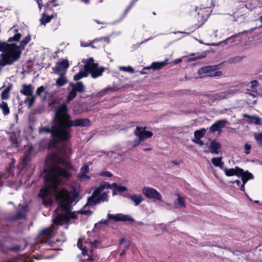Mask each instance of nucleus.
<instances>
[{
  "label": "nucleus",
  "mask_w": 262,
  "mask_h": 262,
  "mask_svg": "<svg viewBox=\"0 0 262 262\" xmlns=\"http://www.w3.org/2000/svg\"><path fill=\"white\" fill-rule=\"evenodd\" d=\"M138 0H133L130 4L129 5V6L126 8L124 14H126L128 11L130 10V9L133 7L134 4L137 2Z\"/></svg>",
  "instance_id": "6e6d98bb"
},
{
  "label": "nucleus",
  "mask_w": 262,
  "mask_h": 262,
  "mask_svg": "<svg viewBox=\"0 0 262 262\" xmlns=\"http://www.w3.org/2000/svg\"><path fill=\"white\" fill-rule=\"evenodd\" d=\"M146 127L137 126L134 132L135 136L139 138L140 140H142V141L151 137L153 135L151 131L146 130Z\"/></svg>",
  "instance_id": "1a4fd4ad"
},
{
  "label": "nucleus",
  "mask_w": 262,
  "mask_h": 262,
  "mask_svg": "<svg viewBox=\"0 0 262 262\" xmlns=\"http://www.w3.org/2000/svg\"><path fill=\"white\" fill-rule=\"evenodd\" d=\"M211 162L215 166L220 167V168H222L224 165L222 157L213 158L211 159Z\"/></svg>",
  "instance_id": "58836bf2"
},
{
  "label": "nucleus",
  "mask_w": 262,
  "mask_h": 262,
  "mask_svg": "<svg viewBox=\"0 0 262 262\" xmlns=\"http://www.w3.org/2000/svg\"><path fill=\"white\" fill-rule=\"evenodd\" d=\"M100 175L102 177H105L108 178H111L113 176L112 173L108 171H102L100 173Z\"/></svg>",
  "instance_id": "4d7b16f0"
},
{
  "label": "nucleus",
  "mask_w": 262,
  "mask_h": 262,
  "mask_svg": "<svg viewBox=\"0 0 262 262\" xmlns=\"http://www.w3.org/2000/svg\"><path fill=\"white\" fill-rule=\"evenodd\" d=\"M219 65L205 66L199 69L198 73L200 75L208 73L206 76L209 77L220 76L223 74L222 72L221 71H215L219 68Z\"/></svg>",
  "instance_id": "423d86ee"
},
{
  "label": "nucleus",
  "mask_w": 262,
  "mask_h": 262,
  "mask_svg": "<svg viewBox=\"0 0 262 262\" xmlns=\"http://www.w3.org/2000/svg\"><path fill=\"white\" fill-rule=\"evenodd\" d=\"M107 218L111 220H114L115 222H119V221H128L129 223H133L134 221V220L129 216L127 215H123L122 214H113L108 213L107 214Z\"/></svg>",
  "instance_id": "9d476101"
},
{
  "label": "nucleus",
  "mask_w": 262,
  "mask_h": 262,
  "mask_svg": "<svg viewBox=\"0 0 262 262\" xmlns=\"http://www.w3.org/2000/svg\"><path fill=\"white\" fill-rule=\"evenodd\" d=\"M40 235L41 236V243H46L47 241H48L53 237L54 232L51 229H45L41 231Z\"/></svg>",
  "instance_id": "f3484780"
},
{
  "label": "nucleus",
  "mask_w": 262,
  "mask_h": 262,
  "mask_svg": "<svg viewBox=\"0 0 262 262\" xmlns=\"http://www.w3.org/2000/svg\"><path fill=\"white\" fill-rule=\"evenodd\" d=\"M61 165L67 166L69 169H73V166L72 164L70 162L66 161L65 159H63V162L62 163Z\"/></svg>",
  "instance_id": "680f3d73"
},
{
  "label": "nucleus",
  "mask_w": 262,
  "mask_h": 262,
  "mask_svg": "<svg viewBox=\"0 0 262 262\" xmlns=\"http://www.w3.org/2000/svg\"><path fill=\"white\" fill-rule=\"evenodd\" d=\"M14 31L16 33L15 34L13 37H10L8 41L12 42V41H19L22 36V34L18 32L17 29H14Z\"/></svg>",
  "instance_id": "c9c22d12"
},
{
  "label": "nucleus",
  "mask_w": 262,
  "mask_h": 262,
  "mask_svg": "<svg viewBox=\"0 0 262 262\" xmlns=\"http://www.w3.org/2000/svg\"><path fill=\"white\" fill-rule=\"evenodd\" d=\"M82 254L83 255H87L88 258L86 259L88 261H93L94 260L93 258V250H90L89 252L88 251L85 247H84L82 249Z\"/></svg>",
  "instance_id": "2f4dec72"
},
{
  "label": "nucleus",
  "mask_w": 262,
  "mask_h": 262,
  "mask_svg": "<svg viewBox=\"0 0 262 262\" xmlns=\"http://www.w3.org/2000/svg\"><path fill=\"white\" fill-rule=\"evenodd\" d=\"M174 205L177 208L180 207H185V202L183 196L180 195H178V198L177 200L174 201Z\"/></svg>",
  "instance_id": "7c9ffc66"
},
{
  "label": "nucleus",
  "mask_w": 262,
  "mask_h": 262,
  "mask_svg": "<svg viewBox=\"0 0 262 262\" xmlns=\"http://www.w3.org/2000/svg\"><path fill=\"white\" fill-rule=\"evenodd\" d=\"M192 141L200 146H203L204 145V142L201 140V139H193Z\"/></svg>",
  "instance_id": "69168bd1"
},
{
  "label": "nucleus",
  "mask_w": 262,
  "mask_h": 262,
  "mask_svg": "<svg viewBox=\"0 0 262 262\" xmlns=\"http://www.w3.org/2000/svg\"><path fill=\"white\" fill-rule=\"evenodd\" d=\"M120 69H121L122 71H124L125 72H130V73H134V69L130 66L128 67H120Z\"/></svg>",
  "instance_id": "8fccbe9b"
},
{
  "label": "nucleus",
  "mask_w": 262,
  "mask_h": 262,
  "mask_svg": "<svg viewBox=\"0 0 262 262\" xmlns=\"http://www.w3.org/2000/svg\"><path fill=\"white\" fill-rule=\"evenodd\" d=\"M57 0H51L48 2L45 5H44L45 11L47 13L51 14L54 12L52 9V7H56L59 5L57 4Z\"/></svg>",
  "instance_id": "b1692460"
},
{
  "label": "nucleus",
  "mask_w": 262,
  "mask_h": 262,
  "mask_svg": "<svg viewBox=\"0 0 262 262\" xmlns=\"http://www.w3.org/2000/svg\"><path fill=\"white\" fill-rule=\"evenodd\" d=\"M54 122L51 128L44 126L39 130V133L51 134L52 138L47 144L48 149L56 148L59 143L67 142L71 138L70 131L64 128L59 106L55 110Z\"/></svg>",
  "instance_id": "f257e3e1"
},
{
  "label": "nucleus",
  "mask_w": 262,
  "mask_h": 262,
  "mask_svg": "<svg viewBox=\"0 0 262 262\" xmlns=\"http://www.w3.org/2000/svg\"><path fill=\"white\" fill-rule=\"evenodd\" d=\"M34 89V88L31 84H24L22 85V89L20 90V93L25 96H32Z\"/></svg>",
  "instance_id": "4be33fe9"
},
{
  "label": "nucleus",
  "mask_w": 262,
  "mask_h": 262,
  "mask_svg": "<svg viewBox=\"0 0 262 262\" xmlns=\"http://www.w3.org/2000/svg\"><path fill=\"white\" fill-rule=\"evenodd\" d=\"M104 68L103 67L98 68V66L94 70L92 73H91V75L92 78H96L98 77L99 76L102 75V73L104 71Z\"/></svg>",
  "instance_id": "cd10ccee"
},
{
  "label": "nucleus",
  "mask_w": 262,
  "mask_h": 262,
  "mask_svg": "<svg viewBox=\"0 0 262 262\" xmlns=\"http://www.w3.org/2000/svg\"><path fill=\"white\" fill-rule=\"evenodd\" d=\"M124 197H126L128 199H130L132 201H133L135 203L136 206L139 205L143 201V198L140 195H138L136 194H126L124 195Z\"/></svg>",
  "instance_id": "a878e982"
},
{
  "label": "nucleus",
  "mask_w": 262,
  "mask_h": 262,
  "mask_svg": "<svg viewBox=\"0 0 262 262\" xmlns=\"http://www.w3.org/2000/svg\"><path fill=\"white\" fill-rule=\"evenodd\" d=\"M101 194V191L99 190L97 188L95 189V190L93 192L92 194L91 195V199H92L93 196L98 197Z\"/></svg>",
  "instance_id": "052dcab7"
},
{
  "label": "nucleus",
  "mask_w": 262,
  "mask_h": 262,
  "mask_svg": "<svg viewBox=\"0 0 262 262\" xmlns=\"http://www.w3.org/2000/svg\"><path fill=\"white\" fill-rule=\"evenodd\" d=\"M102 224L107 225V220H105V221L102 220V221H100L99 223L95 224L94 228L93 229V231L95 232V231H97V229H100Z\"/></svg>",
  "instance_id": "49530a36"
},
{
  "label": "nucleus",
  "mask_w": 262,
  "mask_h": 262,
  "mask_svg": "<svg viewBox=\"0 0 262 262\" xmlns=\"http://www.w3.org/2000/svg\"><path fill=\"white\" fill-rule=\"evenodd\" d=\"M27 211V206H22L14 216V219L15 220L25 219Z\"/></svg>",
  "instance_id": "393cba45"
},
{
  "label": "nucleus",
  "mask_w": 262,
  "mask_h": 262,
  "mask_svg": "<svg viewBox=\"0 0 262 262\" xmlns=\"http://www.w3.org/2000/svg\"><path fill=\"white\" fill-rule=\"evenodd\" d=\"M71 194L72 196H71V200L73 201L74 202L76 199H77L79 195V192L77 191V189L75 187H72V190H71Z\"/></svg>",
  "instance_id": "37998d69"
},
{
  "label": "nucleus",
  "mask_w": 262,
  "mask_h": 262,
  "mask_svg": "<svg viewBox=\"0 0 262 262\" xmlns=\"http://www.w3.org/2000/svg\"><path fill=\"white\" fill-rule=\"evenodd\" d=\"M50 189L56 190L50 187V185L48 182L46 181L45 187L40 189V192L38 194V196L41 199H45L49 194Z\"/></svg>",
  "instance_id": "5701e85b"
},
{
  "label": "nucleus",
  "mask_w": 262,
  "mask_h": 262,
  "mask_svg": "<svg viewBox=\"0 0 262 262\" xmlns=\"http://www.w3.org/2000/svg\"><path fill=\"white\" fill-rule=\"evenodd\" d=\"M91 195L88 198L87 203L86 204V205H85L84 207H85L86 206H93V205H95L97 203H99L98 201H97V197L93 196L92 199H91Z\"/></svg>",
  "instance_id": "79ce46f5"
},
{
  "label": "nucleus",
  "mask_w": 262,
  "mask_h": 262,
  "mask_svg": "<svg viewBox=\"0 0 262 262\" xmlns=\"http://www.w3.org/2000/svg\"><path fill=\"white\" fill-rule=\"evenodd\" d=\"M71 148L66 144H62L57 149L56 152L64 159H67L70 157L71 155Z\"/></svg>",
  "instance_id": "2eb2a0df"
},
{
  "label": "nucleus",
  "mask_w": 262,
  "mask_h": 262,
  "mask_svg": "<svg viewBox=\"0 0 262 262\" xmlns=\"http://www.w3.org/2000/svg\"><path fill=\"white\" fill-rule=\"evenodd\" d=\"M56 17H57L56 13L53 12L52 13L48 14L47 12H43L39 20L41 25H45L49 23L52 18Z\"/></svg>",
  "instance_id": "aec40b11"
},
{
  "label": "nucleus",
  "mask_w": 262,
  "mask_h": 262,
  "mask_svg": "<svg viewBox=\"0 0 262 262\" xmlns=\"http://www.w3.org/2000/svg\"><path fill=\"white\" fill-rule=\"evenodd\" d=\"M81 177L83 178V175L89 171V166L88 165H84L81 168Z\"/></svg>",
  "instance_id": "de8ad7c7"
},
{
  "label": "nucleus",
  "mask_w": 262,
  "mask_h": 262,
  "mask_svg": "<svg viewBox=\"0 0 262 262\" xmlns=\"http://www.w3.org/2000/svg\"><path fill=\"white\" fill-rule=\"evenodd\" d=\"M71 177L72 174L69 170L60 166H56L51 167L47 171L44 179L51 188L57 189L62 179L69 180Z\"/></svg>",
  "instance_id": "7ed1b4c3"
},
{
  "label": "nucleus",
  "mask_w": 262,
  "mask_h": 262,
  "mask_svg": "<svg viewBox=\"0 0 262 262\" xmlns=\"http://www.w3.org/2000/svg\"><path fill=\"white\" fill-rule=\"evenodd\" d=\"M69 67V63L68 60L63 59L61 61L57 63L56 68H53V70L56 74H59L62 70H66Z\"/></svg>",
  "instance_id": "6ab92c4d"
},
{
  "label": "nucleus",
  "mask_w": 262,
  "mask_h": 262,
  "mask_svg": "<svg viewBox=\"0 0 262 262\" xmlns=\"http://www.w3.org/2000/svg\"><path fill=\"white\" fill-rule=\"evenodd\" d=\"M206 129L202 128L200 130H196L194 133V139H201L206 134Z\"/></svg>",
  "instance_id": "ea45409f"
},
{
  "label": "nucleus",
  "mask_w": 262,
  "mask_h": 262,
  "mask_svg": "<svg viewBox=\"0 0 262 262\" xmlns=\"http://www.w3.org/2000/svg\"><path fill=\"white\" fill-rule=\"evenodd\" d=\"M66 213L67 214L68 222L70 221L71 219H75L77 218V216L74 212H72L71 211L66 212Z\"/></svg>",
  "instance_id": "09e8293b"
},
{
  "label": "nucleus",
  "mask_w": 262,
  "mask_h": 262,
  "mask_svg": "<svg viewBox=\"0 0 262 262\" xmlns=\"http://www.w3.org/2000/svg\"><path fill=\"white\" fill-rule=\"evenodd\" d=\"M27 100H28V106H32L35 102V96H32L31 98H27Z\"/></svg>",
  "instance_id": "13d9d810"
},
{
  "label": "nucleus",
  "mask_w": 262,
  "mask_h": 262,
  "mask_svg": "<svg viewBox=\"0 0 262 262\" xmlns=\"http://www.w3.org/2000/svg\"><path fill=\"white\" fill-rule=\"evenodd\" d=\"M57 200L58 201V207L61 211L68 212L72 209L71 204L73 203L71 199V194L66 190L59 191L57 193Z\"/></svg>",
  "instance_id": "39448f33"
},
{
  "label": "nucleus",
  "mask_w": 262,
  "mask_h": 262,
  "mask_svg": "<svg viewBox=\"0 0 262 262\" xmlns=\"http://www.w3.org/2000/svg\"><path fill=\"white\" fill-rule=\"evenodd\" d=\"M70 85L72 86V90L67 96L68 101L74 99L77 96V92L82 93L85 91V87L82 81H78L76 83L71 82Z\"/></svg>",
  "instance_id": "0eeeda50"
},
{
  "label": "nucleus",
  "mask_w": 262,
  "mask_h": 262,
  "mask_svg": "<svg viewBox=\"0 0 262 262\" xmlns=\"http://www.w3.org/2000/svg\"><path fill=\"white\" fill-rule=\"evenodd\" d=\"M251 145L248 144V143H246L244 145V149H245V151L244 152L246 154V155H248L250 153V151H251Z\"/></svg>",
  "instance_id": "5fc2aeb1"
},
{
  "label": "nucleus",
  "mask_w": 262,
  "mask_h": 262,
  "mask_svg": "<svg viewBox=\"0 0 262 262\" xmlns=\"http://www.w3.org/2000/svg\"><path fill=\"white\" fill-rule=\"evenodd\" d=\"M94 59L92 57L89 58L84 65V70L88 73V75L91 74L92 72L95 70L98 66L97 63L94 62Z\"/></svg>",
  "instance_id": "dca6fc26"
},
{
  "label": "nucleus",
  "mask_w": 262,
  "mask_h": 262,
  "mask_svg": "<svg viewBox=\"0 0 262 262\" xmlns=\"http://www.w3.org/2000/svg\"><path fill=\"white\" fill-rule=\"evenodd\" d=\"M11 89V86L9 85L8 87L5 88L3 91V92L1 94V98L3 100H7L9 99V96H10L9 93H10V91Z\"/></svg>",
  "instance_id": "4c0bfd02"
},
{
  "label": "nucleus",
  "mask_w": 262,
  "mask_h": 262,
  "mask_svg": "<svg viewBox=\"0 0 262 262\" xmlns=\"http://www.w3.org/2000/svg\"><path fill=\"white\" fill-rule=\"evenodd\" d=\"M88 76V73H86L84 71V70L83 71H80L77 74H75L74 76L73 79H74V80L77 81V80H79V79H80L81 78H82L83 77H86Z\"/></svg>",
  "instance_id": "a19ab883"
},
{
  "label": "nucleus",
  "mask_w": 262,
  "mask_h": 262,
  "mask_svg": "<svg viewBox=\"0 0 262 262\" xmlns=\"http://www.w3.org/2000/svg\"><path fill=\"white\" fill-rule=\"evenodd\" d=\"M240 176L242 177V180L244 184H246L248 180L254 178L253 175L248 171H244L243 173L240 174Z\"/></svg>",
  "instance_id": "c85d7f7f"
},
{
  "label": "nucleus",
  "mask_w": 262,
  "mask_h": 262,
  "mask_svg": "<svg viewBox=\"0 0 262 262\" xmlns=\"http://www.w3.org/2000/svg\"><path fill=\"white\" fill-rule=\"evenodd\" d=\"M42 203L45 206H48V205H51L52 204V202L51 200L47 201L46 198L45 199H42Z\"/></svg>",
  "instance_id": "774afa93"
},
{
  "label": "nucleus",
  "mask_w": 262,
  "mask_h": 262,
  "mask_svg": "<svg viewBox=\"0 0 262 262\" xmlns=\"http://www.w3.org/2000/svg\"><path fill=\"white\" fill-rule=\"evenodd\" d=\"M0 51L4 53L1 56L0 66L11 65L17 61L20 57L21 51L19 47L14 43H8L0 41Z\"/></svg>",
  "instance_id": "f03ea898"
},
{
  "label": "nucleus",
  "mask_w": 262,
  "mask_h": 262,
  "mask_svg": "<svg viewBox=\"0 0 262 262\" xmlns=\"http://www.w3.org/2000/svg\"><path fill=\"white\" fill-rule=\"evenodd\" d=\"M0 108L4 115H8L10 113V110L7 102L2 101L0 103Z\"/></svg>",
  "instance_id": "e433bc0d"
},
{
  "label": "nucleus",
  "mask_w": 262,
  "mask_h": 262,
  "mask_svg": "<svg viewBox=\"0 0 262 262\" xmlns=\"http://www.w3.org/2000/svg\"><path fill=\"white\" fill-rule=\"evenodd\" d=\"M225 98L224 93H219L214 95L210 99L212 100H222Z\"/></svg>",
  "instance_id": "c03bdc74"
},
{
  "label": "nucleus",
  "mask_w": 262,
  "mask_h": 262,
  "mask_svg": "<svg viewBox=\"0 0 262 262\" xmlns=\"http://www.w3.org/2000/svg\"><path fill=\"white\" fill-rule=\"evenodd\" d=\"M59 106L63 127L66 129L68 130V129L73 126L89 127L91 125L90 120L88 118H81L72 121L71 116L68 113V108L67 104L62 103Z\"/></svg>",
  "instance_id": "20e7f679"
},
{
  "label": "nucleus",
  "mask_w": 262,
  "mask_h": 262,
  "mask_svg": "<svg viewBox=\"0 0 262 262\" xmlns=\"http://www.w3.org/2000/svg\"><path fill=\"white\" fill-rule=\"evenodd\" d=\"M31 35L30 34H28L21 41H20L19 43V46H18V47H19V50H20V49L24 50L25 49V46L31 40Z\"/></svg>",
  "instance_id": "f704fd0d"
},
{
  "label": "nucleus",
  "mask_w": 262,
  "mask_h": 262,
  "mask_svg": "<svg viewBox=\"0 0 262 262\" xmlns=\"http://www.w3.org/2000/svg\"><path fill=\"white\" fill-rule=\"evenodd\" d=\"M104 41V42H106L107 43L109 42L110 41V39L108 37H101L100 38H95L93 41V42H96V41Z\"/></svg>",
  "instance_id": "bf43d9fd"
},
{
  "label": "nucleus",
  "mask_w": 262,
  "mask_h": 262,
  "mask_svg": "<svg viewBox=\"0 0 262 262\" xmlns=\"http://www.w3.org/2000/svg\"><path fill=\"white\" fill-rule=\"evenodd\" d=\"M221 147V144L213 140L211 142L209 148L211 149L210 152L212 154H218L219 149Z\"/></svg>",
  "instance_id": "bb28decb"
},
{
  "label": "nucleus",
  "mask_w": 262,
  "mask_h": 262,
  "mask_svg": "<svg viewBox=\"0 0 262 262\" xmlns=\"http://www.w3.org/2000/svg\"><path fill=\"white\" fill-rule=\"evenodd\" d=\"M107 186H108V184H105L100 185L99 187H98L97 188L99 190H100L101 192L105 188H107Z\"/></svg>",
  "instance_id": "338daca9"
},
{
  "label": "nucleus",
  "mask_w": 262,
  "mask_h": 262,
  "mask_svg": "<svg viewBox=\"0 0 262 262\" xmlns=\"http://www.w3.org/2000/svg\"><path fill=\"white\" fill-rule=\"evenodd\" d=\"M167 60H165L162 62H154L151 63L150 66L146 67L143 68L141 71V74H146L147 72L146 70L152 69L154 70H159L161 68L164 67L167 64Z\"/></svg>",
  "instance_id": "9b49d317"
},
{
  "label": "nucleus",
  "mask_w": 262,
  "mask_h": 262,
  "mask_svg": "<svg viewBox=\"0 0 262 262\" xmlns=\"http://www.w3.org/2000/svg\"><path fill=\"white\" fill-rule=\"evenodd\" d=\"M254 137L258 143L262 145V133L255 134Z\"/></svg>",
  "instance_id": "603ef678"
},
{
  "label": "nucleus",
  "mask_w": 262,
  "mask_h": 262,
  "mask_svg": "<svg viewBox=\"0 0 262 262\" xmlns=\"http://www.w3.org/2000/svg\"><path fill=\"white\" fill-rule=\"evenodd\" d=\"M225 173L226 176L227 177H231L233 176H236L237 177H239L240 174H242L244 172V170L239 167H235V168H224L223 169Z\"/></svg>",
  "instance_id": "4468645a"
},
{
  "label": "nucleus",
  "mask_w": 262,
  "mask_h": 262,
  "mask_svg": "<svg viewBox=\"0 0 262 262\" xmlns=\"http://www.w3.org/2000/svg\"><path fill=\"white\" fill-rule=\"evenodd\" d=\"M34 148L32 146L29 147L25 151L24 156L22 159V164L24 166L28 165L31 160V157L34 152Z\"/></svg>",
  "instance_id": "f8f14e48"
},
{
  "label": "nucleus",
  "mask_w": 262,
  "mask_h": 262,
  "mask_svg": "<svg viewBox=\"0 0 262 262\" xmlns=\"http://www.w3.org/2000/svg\"><path fill=\"white\" fill-rule=\"evenodd\" d=\"M142 191L145 197L148 199H152L154 201H159L162 200L161 194L156 189L153 188L144 187L142 188Z\"/></svg>",
  "instance_id": "6e6552de"
},
{
  "label": "nucleus",
  "mask_w": 262,
  "mask_h": 262,
  "mask_svg": "<svg viewBox=\"0 0 262 262\" xmlns=\"http://www.w3.org/2000/svg\"><path fill=\"white\" fill-rule=\"evenodd\" d=\"M45 89L43 85L38 87L36 91V96H40L41 94L45 91Z\"/></svg>",
  "instance_id": "3c124183"
},
{
  "label": "nucleus",
  "mask_w": 262,
  "mask_h": 262,
  "mask_svg": "<svg viewBox=\"0 0 262 262\" xmlns=\"http://www.w3.org/2000/svg\"><path fill=\"white\" fill-rule=\"evenodd\" d=\"M251 89H252V91H255L256 88L257 87V86L258 84V81L256 80H252V81H251Z\"/></svg>",
  "instance_id": "e2e57ef3"
},
{
  "label": "nucleus",
  "mask_w": 262,
  "mask_h": 262,
  "mask_svg": "<svg viewBox=\"0 0 262 262\" xmlns=\"http://www.w3.org/2000/svg\"><path fill=\"white\" fill-rule=\"evenodd\" d=\"M53 221L56 225L62 226L64 223L68 222L67 214L65 212L64 213H57Z\"/></svg>",
  "instance_id": "ddd939ff"
},
{
  "label": "nucleus",
  "mask_w": 262,
  "mask_h": 262,
  "mask_svg": "<svg viewBox=\"0 0 262 262\" xmlns=\"http://www.w3.org/2000/svg\"><path fill=\"white\" fill-rule=\"evenodd\" d=\"M52 158L55 163L57 165H61L63 159H65L63 157L59 155V154H57V153L53 154Z\"/></svg>",
  "instance_id": "72a5a7b5"
},
{
  "label": "nucleus",
  "mask_w": 262,
  "mask_h": 262,
  "mask_svg": "<svg viewBox=\"0 0 262 262\" xmlns=\"http://www.w3.org/2000/svg\"><path fill=\"white\" fill-rule=\"evenodd\" d=\"M107 188L113 189V195H115L117 192L121 193L125 191H127V189L125 186H118L116 183H114L112 184L108 183V186Z\"/></svg>",
  "instance_id": "412c9836"
},
{
  "label": "nucleus",
  "mask_w": 262,
  "mask_h": 262,
  "mask_svg": "<svg viewBox=\"0 0 262 262\" xmlns=\"http://www.w3.org/2000/svg\"><path fill=\"white\" fill-rule=\"evenodd\" d=\"M226 122L227 120L225 119L215 121L210 127V132L214 133L216 131L220 130L225 127Z\"/></svg>",
  "instance_id": "a211bd4d"
},
{
  "label": "nucleus",
  "mask_w": 262,
  "mask_h": 262,
  "mask_svg": "<svg viewBox=\"0 0 262 262\" xmlns=\"http://www.w3.org/2000/svg\"><path fill=\"white\" fill-rule=\"evenodd\" d=\"M68 82V80L64 76V74L62 73L60 74V76L56 80V84L59 86H62L67 84Z\"/></svg>",
  "instance_id": "c756f323"
},
{
  "label": "nucleus",
  "mask_w": 262,
  "mask_h": 262,
  "mask_svg": "<svg viewBox=\"0 0 262 262\" xmlns=\"http://www.w3.org/2000/svg\"><path fill=\"white\" fill-rule=\"evenodd\" d=\"M20 249V246L19 245H16L13 247H11L8 248V250L10 251H17Z\"/></svg>",
  "instance_id": "0e129e2a"
},
{
  "label": "nucleus",
  "mask_w": 262,
  "mask_h": 262,
  "mask_svg": "<svg viewBox=\"0 0 262 262\" xmlns=\"http://www.w3.org/2000/svg\"><path fill=\"white\" fill-rule=\"evenodd\" d=\"M243 117L245 118H248L251 120V121L254 122L255 124H260L261 119L257 116H250L247 114H243Z\"/></svg>",
  "instance_id": "473e14b6"
},
{
  "label": "nucleus",
  "mask_w": 262,
  "mask_h": 262,
  "mask_svg": "<svg viewBox=\"0 0 262 262\" xmlns=\"http://www.w3.org/2000/svg\"><path fill=\"white\" fill-rule=\"evenodd\" d=\"M142 141H143L142 140H140V138H138V139L134 140L133 142H130L132 147H135L138 146Z\"/></svg>",
  "instance_id": "864d4df0"
},
{
  "label": "nucleus",
  "mask_w": 262,
  "mask_h": 262,
  "mask_svg": "<svg viewBox=\"0 0 262 262\" xmlns=\"http://www.w3.org/2000/svg\"><path fill=\"white\" fill-rule=\"evenodd\" d=\"M97 201L99 203L101 201H108V195L107 193L104 192L102 194H101L98 197H97Z\"/></svg>",
  "instance_id": "a18cd8bd"
}]
</instances>
